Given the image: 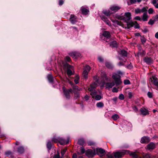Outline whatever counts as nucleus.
Instances as JSON below:
<instances>
[{
    "mask_svg": "<svg viewBox=\"0 0 158 158\" xmlns=\"http://www.w3.org/2000/svg\"><path fill=\"white\" fill-rule=\"evenodd\" d=\"M101 78L100 80H97L95 82H94L90 85V87L89 88H91L92 89H94L95 88L99 85V83H102V85L101 86V87H103L105 81H107L108 78L107 77L106 73L104 72H102L101 74Z\"/></svg>",
    "mask_w": 158,
    "mask_h": 158,
    "instance_id": "nucleus-1",
    "label": "nucleus"
},
{
    "mask_svg": "<svg viewBox=\"0 0 158 158\" xmlns=\"http://www.w3.org/2000/svg\"><path fill=\"white\" fill-rule=\"evenodd\" d=\"M123 73L120 71H118L116 73H114L113 74L112 77L117 85L121 84L122 83L121 80V75H122Z\"/></svg>",
    "mask_w": 158,
    "mask_h": 158,
    "instance_id": "nucleus-2",
    "label": "nucleus"
},
{
    "mask_svg": "<svg viewBox=\"0 0 158 158\" xmlns=\"http://www.w3.org/2000/svg\"><path fill=\"white\" fill-rule=\"evenodd\" d=\"M130 155L134 158H155L153 156L151 155L149 153L144 154L143 155L142 157H138V155L135 152H131Z\"/></svg>",
    "mask_w": 158,
    "mask_h": 158,
    "instance_id": "nucleus-3",
    "label": "nucleus"
},
{
    "mask_svg": "<svg viewBox=\"0 0 158 158\" xmlns=\"http://www.w3.org/2000/svg\"><path fill=\"white\" fill-rule=\"evenodd\" d=\"M85 155L89 157H93L96 155L95 151H93L91 149H88L85 152Z\"/></svg>",
    "mask_w": 158,
    "mask_h": 158,
    "instance_id": "nucleus-4",
    "label": "nucleus"
},
{
    "mask_svg": "<svg viewBox=\"0 0 158 158\" xmlns=\"http://www.w3.org/2000/svg\"><path fill=\"white\" fill-rule=\"evenodd\" d=\"M125 152H114V156L115 158H120L125 154Z\"/></svg>",
    "mask_w": 158,
    "mask_h": 158,
    "instance_id": "nucleus-5",
    "label": "nucleus"
},
{
    "mask_svg": "<svg viewBox=\"0 0 158 158\" xmlns=\"http://www.w3.org/2000/svg\"><path fill=\"white\" fill-rule=\"evenodd\" d=\"M63 90L66 98L67 99L69 98L70 97L69 94L72 92V89H70L68 90H65L64 89V88H63Z\"/></svg>",
    "mask_w": 158,
    "mask_h": 158,
    "instance_id": "nucleus-6",
    "label": "nucleus"
},
{
    "mask_svg": "<svg viewBox=\"0 0 158 158\" xmlns=\"http://www.w3.org/2000/svg\"><path fill=\"white\" fill-rule=\"evenodd\" d=\"M96 151L97 154L100 157H102L103 156V154L105 152V150L102 148H98L96 149Z\"/></svg>",
    "mask_w": 158,
    "mask_h": 158,
    "instance_id": "nucleus-7",
    "label": "nucleus"
},
{
    "mask_svg": "<svg viewBox=\"0 0 158 158\" xmlns=\"http://www.w3.org/2000/svg\"><path fill=\"white\" fill-rule=\"evenodd\" d=\"M156 148V145L155 144L152 142H151L150 143L147 145V147H146V149L148 150H153Z\"/></svg>",
    "mask_w": 158,
    "mask_h": 158,
    "instance_id": "nucleus-8",
    "label": "nucleus"
},
{
    "mask_svg": "<svg viewBox=\"0 0 158 158\" xmlns=\"http://www.w3.org/2000/svg\"><path fill=\"white\" fill-rule=\"evenodd\" d=\"M70 21L72 24H75L77 21L76 16L74 15H71L70 16Z\"/></svg>",
    "mask_w": 158,
    "mask_h": 158,
    "instance_id": "nucleus-9",
    "label": "nucleus"
},
{
    "mask_svg": "<svg viewBox=\"0 0 158 158\" xmlns=\"http://www.w3.org/2000/svg\"><path fill=\"white\" fill-rule=\"evenodd\" d=\"M70 56L74 59H76L80 56L81 54L78 52H74L69 54Z\"/></svg>",
    "mask_w": 158,
    "mask_h": 158,
    "instance_id": "nucleus-10",
    "label": "nucleus"
},
{
    "mask_svg": "<svg viewBox=\"0 0 158 158\" xmlns=\"http://www.w3.org/2000/svg\"><path fill=\"white\" fill-rule=\"evenodd\" d=\"M150 141L149 138L147 136L142 137L141 140L140 142L142 143H147Z\"/></svg>",
    "mask_w": 158,
    "mask_h": 158,
    "instance_id": "nucleus-11",
    "label": "nucleus"
},
{
    "mask_svg": "<svg viewBox=\"0 0 158 158\" xmlns=\"http://www.w3.org/2000/svg\"><path fill=\"white\" fill-rule=\"evenodd\" d=\"M131 14L129 12H126L125 14L124 19L126 21L129 20L131 19Z\"/></svg>",
    "mask_w": 158,
    "mask_h": 158,
    "instance_id": "nucleus-12",
    "label": "nucleus"
},
{
    "mask_svg": "<svg viewBox=\"0 0 158 158\" xmlns=\"http://www.w3.org/2000/svg\"><path fill=\"white\" fill-rule=\"evenodd\" d=\"M101 17L102 19L104 21L107 25L110 26L111 25V24L110 21L104 16H101Z\"/></svg>",
    "mask_w": 158,
    "mask_h": 158,
    "instance_id": "nucleus-13",
    "label": "nucleus"
},
{
    "mask_svg": "<svg viewBox=\"0 0 158 158\" xmlns=\"http://www.w3.org/2000/svg\"><path fill=\"white\" fill-rule=\"evenodd\" d=\"M88 89L90 92V94L94 98L96 94L97 91L94 89H92L91 88H89Z\"/></svg>",
    "mask_w": 158,
    "mask_h": 158,
    "instance_id": "nucleus-14",
    "label": "nucleus"
},
{
    "mask_svg": "<svg viewBox=\"0 0 158 158\" xmlns=\"http://www.w3.org/2000/svg\"><path fill=\"white\" fill-rule=\"evenodd\" d=\"M59 142L60 143V144L62 145H64L65 144H67L69 142V140L67 141L66 143L64 140L62 138L60 137V139H59Z\"/></svg>",
    "mask_w": 158,
    "mask_h": 158,
    "instance_id": "nucleus-15",
    "label": "nucleus"
},
{
    "mask_svg": "<svg viewBox=\"0 0 158 158\" xmlns=\"http://www.w3.org/2000/svg\"><path fill=\"white\" fill-rule=\"evenodd\" d=\"M102 35L105 37L107 38H109L111 36L110 33L108 31H104Z\"/></svg>",
    "mask_w": 158,
    "mask_h": 158,
    "instance_id": "nucleus-16",
    "label": "nucleus"
},
{
    "mask_svg": "<svg viewBox=\"0 0 158 158\" xmlns=\"http://www.w3.org/2000/svg\"><path fill=\"white\" fill-rule=\"evenodd\" d=\"M120 8V7L115 6H112L110 8V9L111 10L115 12L118 10Z\"/></svg>",
    "mask_w": 158,
    "mask_h": 158,
    "instance_id": "nucleus-17",
    "label": "nucleus"
},
{
    "mask_svg": "<svg viewBox=\"0 0 158 158\" xmlns=\"http://www.w3.org/2000/svg\"><path fill=\"white\" fill-rule=\"evenodd\" d=\"M81 10L82 13L85 15L88 14L89 12V10L88 9L83 7L81 8Z\"/></svg>",
    "mask_w": 158,
    "mask_h": 158,
    "instance_id": "nucleus-18",
    "label": "nucleus"
},
{
    "mask_svg": "<svg viewBox=\"0 0 158 158\" xmlns=\"http://www.w3.org/2000/svg\"><path fill=\"white\" fill-rule=\"evenodd\" d=\"M144 61L147 63L149 64L151 63L152 62V60L151 58L146 57L144 59Z\"/></svg>",
    "mask_w": 158,
    "mask_h": 158,
    "instance_id": "nucleus-19",
    "label": "nucleus"
},
{
    "mask_svg": "<svg viewBox=\"0 0 158 158\" xmlns=\"http://www.w3.org/2000/svg\"><path fill=\"white\" fill-rule=\"evenodd\" d=\"M134 22H127V28H130L133 27L134 25L135 24V23H134Z\"/></svg>",
    "mask_w": 158,
    "mask_h": 158,
    "instance_id": "nucleus-20",
    "label": "nucleus"
},
{
    "mask_svg": "<svg viewBox=\"0 0 158 158\" xmlns=\"http://www.w3.org/2000/svg\"><path fill=\"white\" fill-rule=\"evenodd\" d=\"M140 111L142 114L143 115H146L149 114L148 111L145 108H141Z\"/></svg>",
    "mask_w": 158,
    "mask_h": 158,
    "instance_id": "nucleus-21",
    "label": "nucleus"
},
{
    "mask_svg": "<svg viewBox=\"0 0 158 158\" xmlns=\"http://www.w3.org/2000/svg\"><path fill=\"white\" fill-rule=\"evenodd\" d=\"M151 79L152 81H153L154 84L155 85L158 86V80L156 79L155 77H152Z\"/></svg>",
    "mask_w": 158,
    "mask_h": 158,
    "instance_id": "nucleus-22",
    "label": "nucleus"
},
{
    "mask_svg": "<svg viewBox=\"0 0 158 158\" xmlns=\"http://www.w3.org/2000/svg\"><path fill=\"white\" fill-rule=\"evenodd\" d=\"M114 85V83L113 82L111 83H108L106 85V88H111Z\"/></svg>",
    "mask_w": 158,
    "mask_h": 158,
    "instance_id": "nucleus-23",
    "label": "nucleus"
},
{
    "mask_svg": "<svg viewBox=\"0 0 158 158\" xmlns=\"http://www.w3.org/2000/svg\"><path fill=\"white\" fill-rule=\"evenodd\" d=\"M88 72L86 70H84L82 73V75L84 77V79H86L87 78Z\"/></svg>",
    "mask_w": 158,
    "mask_h": 158,
    "instance_id": "nucleus-24",
    "label": "nucleus"
},
{
    "mask_svg": "<svg viewBox=\"0 0 158 158\" xmlns=\"http://www.w3.org/2000/svg\"><path fill=\"white\" fill-rule=\"evenodd\" d=\"M24 148L23 147L21 146L18 148L17 151L20 153H22L24 152Z\"/></svg>",
    "mask_w": 158,
    "mask_h": 158,
    "instance_id": "nucleus-25",
    "label": "nucleus"
},
{
    "mask_svg": "<svg viewBox=\"0 0 158 158\" xmlns=\"http://www.w3.org/2000/svg\"><path fill=\"white\" fill-rule=\"evenodd\" d=\"M110 45L112 47H116L117 46V44L116 41H114L110 43Z\"/></svg>",
    "mask_w": 158,
    "mask_h": 158,
    "instance_id": "nucleus-26",
    "label": "nucleus"
},
{
    "mask_svg": "<svg viewBox=\"0 0 158 158\" xmlns=\"http://www.w3.org/2000/svg\"><path fill=\"white\" fill-rule=\"evenodd\" d=\"M148 15L147 13H144L142 19L144 21H146L148 20Z\"/></svg>",
    "mask_w": 158,
    "mask_h": 158,
    "instance_id": "nucleus-27",
    "label": "nucleus"
},
{
    "mask_svg": "<svg viewBox=\"0 0 158 158\" xmlns=\"http://www.w3.org/2000/svg\"><path fill=\"white\" fill-rule=\"evenodd\" d=\"M120 54L122 56H126L127 55V52L126 51L123 50L121 51Z\"/></svg>",
    "mask_w": 158,
    "mask_h": 158,
    "instance_id": "nucleus-28",
    "label": "nucleus"
},
{
    "mask_svg": "<svg viewBox=\"0 0 158 158\" xmlns=\"http://www.w3.org/2000/svg\"><path fill=\"white\" fill-rule=\"evenodd\" d=\"M103 13L107 16L110 15L112 13L109 10L103 11Z\"/></svg>",
    "mask_w": 158,
    "mask_h": 158,
    "instance_id": "nucleus-29",
    "label": "nucleus"
},
{
    "mask_svg": "<svg viewBox=\"0 0 158 158\" xmlns=\"http://www.w3.org/2000/svg\"><path fill=\"white\" fill-rule=\"evenodd\" d=\"M96 106L98 107L102 108L104 106V104L102 102H100L97 103Z\"/></svg>",
    "mask_w": 158,
    "mask_h": 158,
    "instance_id": "nucleus-30",
    "label": "nucleus"
},
{
    "mask_svg": "<svg viewBox=\"0 0 158 158\" xmlns=\"http://www.w3.org/2000/svg\"><path fill=\"white\" fill-rule=\"evenodd\" d=\"M106 66L109 69H111L113 67V66L109 62H106L105 63Z\"/></svg>",
    "mask_w": 158,
    "mask_h": 158,
    "instance_id": "nucleus-31",
    "label": "nucleus"
},
{
    "mask_svg": "<svg viewBox=\"0 0 158 158\" xmlns=\"http://www.w3.org/2000/svg\"><path fill=\"white\" fill-rule=\"evenodd\" d=\"M81 153H80L79 152H77V154L78 155H81V154H84L85 152V150L84 147H81Z\"/></svg>",
    "mask_w": 158,
    "mask_h": 158,
    "instance_id": "nucleus-32",
    "label": "nucleus"
},
{
    "mask_svg": "<svg viewBox=\"0 0 158 158\" xmlns=\"http://www.w3.org/2000/svg\"><path fill=\"white\" fill-rule=\"evenodd\" d=\"M119 116L117 114H114L112 115L111 117L114 120H116L118 118Z\"/></svg>",
    "mask_w": 158,
    "mask_h": 158,
    "instance_id": "nucleus-33",
    "label": "nucleus"
},
{
    "mask_svg": "<svg viewBox=\"0 0 158 158\" xmlns=\"http://www.w3.org/2000/svg\"><path fill=\"white\" fill-rule=\"evenodd\" d=\"M78 143L79 144L81 145H84V141L83 139H80L78 140Z\"/></svg>",
    "mask_w": 158,
    "mask_h": 158,
    "instance_id": "nucleus-34",
    "label": "nucleus"
},
{
    "mask_svg": "<svg viewBox=\"0 0 158 158\" xmlns=\"http://www.w3.org/2000/svg\"><path fill=\"white\" fill-rule=\"evenodd\" d=\"M59 139L60 137H56L54 136L52 139V141L55 143L57 142H59Z\"/></svg>",
    "mask_w": 158,
    "mask_h": 158,
    "instance_id": "nucleus-35",
    "label": "nucleus"
},
{
    "mask_svg": "<svg viewBox=\"0 0 158 158\" xmlns=\"http://www.w3.org/2000/svg\"><path fill=\"white\" fill-rule=\"evenodd\" d=\"M79 77L77 75L75 77V78L74 80L75 83L76 84H78L79 83Z\"/></svg>",
    "mask_w": 158,
    "mask_h": 158,
    "instance_id": "nucleus-36",
    "label": "nucleus"
},
{
    "mask_svg": "<svg viewBox=\"0 0 158 158\" xmlns=\"http://www.w3.org/2000/svg\"><path fill=\"white\" fill-rule=\"evenodd\" d=\"M74 91L77 92V91H80L82 89L81 88H79L77 86H75L73 87Z\"/></svg>",
    "mask_w": 158,
    "mask_h": 158,
    "instance_id": "nucleus-37",
    "label": "nucleus"
},
{
    "mask_svg": "<svg viewBox=\"0 0 158 158\" xmlns=\"http://www.w3.org/2000/svg\"><path fill=\"white\" fill-rule=\"evenodd\" d=\"M47 146L49 149H50L52 147V143L50 141H49L48 142L47 144Z\"/></svg>",
    "mask_w": 158,
    "mask_h": 158,
    "instance_id": "nucleus-38",
    "label": "nucleus"
},
{
    "mask_svg": "<svg viewBox=\"0 0 158 158\" xmlns=\"http://www.w3.org/2000/svg\"><path fill=\"white\" fill-rule=\"evenodd\" d=\"M67 74L69 76H71L73 75V73L71 69H69L67 70Z\"/></svg>",
    "mask_w": 158,
    "mask_h": 158,
    "instance_id": "nucleus-39",
    "label": "nucleus"
},
{
    "mask_svg": "<svg viewBox=\"0 0 158 158\" xmlns=\"http://www.w3.org/2000/svg\"><path fill=\"white\" fill-rule=\"evenodd\" d=\"M137 1L136 0H130V2H127V4L128 5H130L133 3H135Z\"/></svg>",
    "mask_w": 158,
    "mask_h": 158,
    "instance_id": "nucleus-40",
    "label": "nucleus"
},
{
    "mask_svg": "<svg viewBox=\"0 0 158 158\" xmlns=\"http://www.w3.org/2000/svg\"><path fill=\"white\" fill-rule=\"evenodd\" d=\"M75 98L77 99L79 97V94L77 92L74 91Z\"/></svg>",
    "mask_w": 158,
    "mask_h": 158,
    "instance_id": "nucleus-41",
    "label": "nucleus"
},
{
    "mask_svg": "<svg viewBox=\"0 0 158 158\" xmlns=\"http://www.w3.org/2000/svg\"><path fill=\"white\" fill-rule=\"evenodd\" d=\"M102 98L101 96L99 95H97L95 96V99L97 100H100Z\"/></svg>",
    "mask_w": 158,
    "mask_h": 158,
    "instance_id": "nucleus-42",
    "label": "nucleus"
},
{
    "mask_svg": "<svg viewBox=\"0 0 158 158\" xmlns=\"http://www.w3.org/2000/svg\"><path fill=\"white\" fill-rule=\"evenodd\" d=\"M106 155L107 156V158H114L113 155L109 153L107 154Z\"/></svg>",
    "mask_w": 158,
    "mask_h": 158,
    "instance_id": "nucleus-43",
    "label": "nucleus"
},
{
    "mask_svg": "<svg viewBox=\"0 0 158 158\" xmlns=\"http://www.w3.org/2000/svg\"><path fill=\"white\" fill-rule=\"evenodd\" d=\"M130 83V81L128 80H125L124 81V83L125 85H128Z\"/></svg>",
    "mask_w": 158,
    "mask_h": 158,
    "instance_id": "nucleus-44",
    "label": "nucleus"
},
{
    "mask_svg": "<svg viewBox=\"0 0 158 158\" xmlns=\"http://www.w3.org/2000/svg\"><path fill=\"white\" fill-rule=\"evenodd\" d=\"M134 23H135V24L134 25V26L135 27V28H139L140 26L139 25V24L137 23L136 22H134Z\"/></svg>",
    "mask_w": 158,
    "mask_h": 158,
    "instance_id": "nucleus-45",
    "label": "nucleus"
},
{
    "mask_svg": "<svg viewBox=\"0 0 158 158\" xmlns=\"http://www.w3.org/2000/svg\"><path fill=\"white\" fill-rule=\"evenodd\" d=\"M118 98L121 100L124 99V95L122 94H120L118 97Z\"/></svg>",
    "mask_w": 158,
    "mask_h": 158,
    "instance_id": "nucleus-46",
    "label": "nucleus"
},
{
    "mask_svg": "<svg viewBox=\"0 0 158 158\" xmlns=\"http://www.w3.org/2000/svg\"><path fill=\"white\" fill-rule=\"evenodd\" d=\"M90 67L89 65H86L85 68L84 70L89 72L90 70Z\"/></svg>",
    "mask_w": 158,
    "mask_h": 158,
    "instance_id": "nucleus-47",
    "label": "nucleus"
},
{
    "mask_svg": "<svg viewBox=\"0 0 158 158\" xmlns=\"http://www.w3.org/2000/svg\"><path fill=\"white\" fill-rule=\"evenodd\" d=\"M128 95L130 99L133 96V94L131 92H129Z\"/></svg>",
    "mask_w": 158,
    "mask_h": 158,
    "instance_id": "nucleus-48",
    "label": "nucleus"
},
{
    "mask_svg": "<svg viewBox=\"0 0 158 158\" xmlns=\"http://www.w3.org/2000/svg\"><path fill=\"white\" fill-rule=\"evenodd\" d=\"M148 12L149 14H152L153 12H154V10L152 8H150L148 10Z\"/></svg>",
    "mask_w": 158,
    "mask_h": 158,
    "instance_id": "nucleus-49",
    "label": "nucleus"
},
{
    "mask_svg": "<svg viewBox=\"0 0 158 158\" xmlns=\"http://www.w3.org/2000/svg\"><path fill=\"white\" fill-rule=\"evenodd\" d=\"M135 12L136 14H137L139 13H140L141 12V10L139 8H137L135 10Z\"/></svg>",
    "mask_w": 158,
    "mask_h": 158,
    "instance_id": "nucleus-50",
    "label": "nucleus"
},
{
    "mask_svg": "<svg viewBox=\"0 0 158 158\" xmlns=\"http://www.w3.org/2000/svg\"><path fill=\"white\" fill-rule=\"evenodd\" d=\"M66 150H67V149L65 148L61 151V155L62 156H63L64 155V154L65 153V152H66Z\"/></svg>",
    "mask_w": 158,
    "mask_h": 158,
    "instance_id": "nucleus-51",
    "label": "nucleus"
},
{
    "mask_svg": "<svg viewBox=\"0 0 158 158\" xmlns=\"http://www.w3.org/2000/svg\"><path fill=\"white\" fill-rule=\"evenodd\" d=\"M141 40L143 43H145L146 41V39L144 37H141Z\"/></svg>",
    "mask_w": 158,
    "mask_h": 158,
    "instance_id": "nucleus-52",
    "label": "nucleus"
},
{
    "mask_svg": "<svg viewBox=\"0 0 158 158\" xmlns=\"http://www.w3.org/2000/svg\"><path fill=\"white\" fill-rule=\"evenodd\" d=\"M48 79L50 82H52L53 81L52 77L51 76H49L48 77Z\"/></svg>",
    "mask_w": 158,
    "mask_h": 158,
    "instance_id": "nucleus-53",
    "label": "nucleus"
},
{
    "mask_svg": "<svg viewBox=\"0 0 158 158\" xmlns=\"http://www.w3.org/2000/svg\"><path fill=\"white\" fill-rule=\"evenodd\" d=\"M154 21L153 20L151 19L149 21L148 23L149 24L152 25L154 24Z\"/></svg>",
    "mask_w": 158,
    "mask_h": 158,
    "instance_id": "nucleus-54",
    "label": "nucleus"
},
{
    "mask_svg": "<svg viewBox=\"0 0 158 158\" xmlns=\"http://www.w3.org/2000/svg\"><path fill=\"white\" fill-rule=\"evenodd\" d=\"M140 10L141 12H144L146 11L147 10V9L145 7H143L142 8V9Z\"/></svg>",
    "mask_w": 158,
    "mask_h": 158,
    "instance_id": "nucleus-55",
    "label": "nucleus"
},
{
    "mask_svg": "<svg viewBox=\"0 0 158 158\" xmlns=\"http://www.w3.org/2000/svg\"><path fill=\"white\" fill-rule=\"evenodd\" d=\"M118 91V89L116 87H114L112 89V91L113 92H117Z\"/></svg>",
    "mask_w": 158,
    "mask_h": 158,
    "instance_id": "nucleus-56",
    "label": "nucleus"
},
{
    "mask_svg": "<svg viewBox=\"0 0 158 158\" xmlns=\"http://www.w3.org/2000/svg\"><path fill=\"white\" fill-rule=\"evenodd\" d=\"M88 145L91 146L94 145V143L92 141H89L88 142Z\"/></svg>",
    "mask_w": 158,
    "mask_h": 158,
    "instance_id": "nucleus-57",
    "label": "nucleus"
},
{
    "mask_svg": "<svg viewBox=\"0 0 158 158\" xmlns=\"http://www.w3.org/2000/svg\"><path fill=\"white\" fill-rule=\"evenodd\" d=\"M134 19L136 20H138L140 21L141 20V19L140 17L139 16H137L135 17L134 18Z\"/></svg>",
    "mask_w": 158,
    "mask_h": 158,
    "instance_id": "nucleus-58",
    "label": "nucleus"
},
{
    "mask_svg": "<svg viewBox=\"0 0 158 158\" xmlns=\"http://www.w3.org/2000/svg\"><path fill=\"white\" fill-rule=\"evenodd\" d=\"M65 59L68 62H69L71 60L70 58L68 56H66L65 57Z\"/></svg>",
    "mask_w": 158,
    "mask_h": 158,
    "instance_id": "nucleus-59",
    "label": "nucleus"
},
{
    "mask_svg": "<svg viewBox=\"0 0 158 158\" xmlns=\"http://www.w3.org/2000/svg\"><path fill=\"white\" fill-rule=\"evenodd\" d=\"M11 154V152L10 151H8L7 152H5V154L7 156H8L9 155H10Z\"/></svg>",
    "mask_w": 158,
    "mask_h": 158,
    "instance_id": "nucleus-60",
    "label": "nucleus"
},
{
    "mask_svg": "<svg viewBox=\"0 0 158 158\" xmlns=\"http://www.w3.org/2000/svg\"><path fill=\"white\" fill-rule=\"evenodd\" d=\"M64 1L63 0H60L59 1V5H62L64 3Z\"/></svg>",
    "mask_w": 158,
    "mask_h": 158,
    "instance_id": "nucleus-61",
    "label": "nucleus"
},
{
    "mask_svg": "<svg viewBox=\"0 0 158 158\" xmlns=\"http://www.w3.org/2000/svg\"><path fill=\"white\" fill-rule=\"evenodd\" d=\"M133 109L134 110L135 112H137L138 110L137 107L136 106H135L133 107Z\"/></svg>",
    "mask_w": 158,
    "mask_h": 158,
    "instance_id": "nucleus-62",
    "label": "nucleus"
},
{
    "mask_svg": "<svg viewBox=\"0 0 158 158\" xmlns=\"http://www.w3.org/2000/svg\"><path fill=\"white\" fill-rule=\"evenodd\" d=\"M60 156L59 154L55 155L53 157V158H60Z\"/></svg>",
    "mask_w": 158,
    "mask_h": 158,
    "instance_id": "nucleus-63",
    "label": "nucleus"
},
{
    "mask_svg": "<svg viewBox=\"0 0 158 158\" xmlns=\"http://www.w3.org/2000/svg\"><path fill=\"white\" fill-rule=\"evenodd\" d=\"M148 97L150 98H151L152 97V94L150 92H148Z\"/></svg>",
    "mask_w": 158,
    "mask_h": 158,
    "instance_id": "nucleus-64",
    "label": "nucleus"
}]
</instances>
